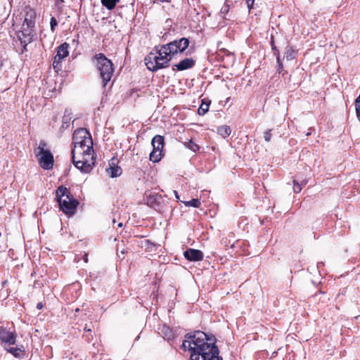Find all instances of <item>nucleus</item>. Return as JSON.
Segmentation results:
<instances>
[{
    "mask_svg": "<svg viewBox=\"0 0 360 360\" xmlns=\"http://www.w3.org/2000/svg\"><path fill=\"white\" fill-rule=\"evenodd\" d=\"M174 194H175L176 198L177 199H179V195H178L177 191H174Z\"/></svg>",
    "mask_w": 360,
    "mask_h": 360,
    "instance_id": "33",
    "label": "nucleus"
},
{
    "mask_svg": "<svg viewBox=\"0 0 360 360\" xmlns=\"http://www.w3.org/2000/svg\"><path fill=\"white\" fill-rule=\"evenodd\" d=\"M34 153L38 159L41 167L44 169H50L53 166V155L47 148V144L44 141H40L39 146L34 148Z\"/></svg>",
    "mask_w": 360,
    "mask_h": 360,
    "instance_id": "6",
    "label": "nucleus"
},
{
    "mask_svg": "<svg viewBox=\"0 0 360 360\" xmlns=\"http://www.w3.org/2000/svg\"><path fill=\"white\" fill-rule=\"evenodd\" d=\"M117 226H118V227H122V222L119 223V224H117Z\"/></svg>",
    "mask_w": 360,
    "mask_h": 360,
    "instance_id": "35",
    "label": "nucleus"
},
{
    "mask_svg": "<svg viewBox=\"0 0 360 360\" xmlns=\"http://www.w3.org/2000/svg\"><path fill=\"white\" fill-rule=\"evenodd\" d=\"M229 6L227 4H225L223 6V7L221 9V13L225 15L229 12Z\"/></svg>",
    "mask_w": 360,
    "mask_h": 360,
    "instance_id": "29",
    "label": "nucleus"
},
{
    "mask_svg": "<svg viewBox=\"0 0 360 360\" xmlns=\"http://www.w3.org/2000/svg\"><path fill=\"white\" fill-rule=\"evenodd\" d=\"M160 1L162 2H164V1H168L169 0H160Z\"/></svg>",
    "mask_w": 360,
    "mask_h": 360,
    "instance_id": "38",
    "label": "nucleus"
},
{
    "mask_svg": "<svg viewBox=\"0 0 360 360\" xmlns=\"http://www.w3.org/2000/svg\"><path fill=\"white\" fill-rule=\"evenodd\" d=\"M153 150L150 153L149 159L153 162H158L162 156V148L165 146L164 137L160 135H155L151 141Z\"/></svg>",
    "mask_w": 360,
    "mask_h": 360,
    "instance_id": "7",
    "label": "nucleus"
},
{
    "mask_svg": "<svg viewBox=\"0 0 360 360\" xmlns=\"http://www.w3.org/2000/svg\"><path fill=\"white\" fill-rule=\"evenodd\" d=\"M285 57L288 60H292L295 58L294 51L291 47H287L286 51L285 52Z\"/></svg>",
    "mask_w": 360,
    "mask_h": 360,
    "instance_id": "23",
    "label": "nucleus"
},
{
    "mask_svg": "<svg viewBox=\"0 0 360 360\" xmlns=\"http://www.w3.org/2000/svg\"><path fill=\"white\" fill-rule=\"evenodd\" d=\"M158 196L156 194L149 195L147 197V204L152 205L153 203L156 202Z\"/></svg>",
    "mask_w": 360,
    "mask_h": 360,
    "instance_id": "24",
    "label": "nucleus"
},
{
    "mask_svg": "<svg viewBox=\"0 0 360 360\" xmlns=\"http://www.w3.org/2000/svg\"><path fill=\"white\" fill-rule=\"evenodd\" d=\"M184 257L191 262H199L203 259V253L202 251L196 249L189 248L184 252Z\"/></svg>",
    "mask_w": 360,
    "mask_h": 360,
    "instance_id": "12",
    "label": "nucleus"
},
{
    "mask_svg": "<svg viewBox=\"0 0 360 360\" xmlns=\"http://www.w3.org/2000/svg\"><path fill=\"white\" fill-rule=\"evenodd\" d=\"M294 182V191L295 193H299L302 190L301 185L298 183H296L295 180L293 181Z\"/></svg>",
    "mask_w": 360,
    "mask_h": 360,
    "instance_id": "28",
    "label": "nucleus"
},
{
    "mask_svg": "<svg viewBox=\"0 0 360 360\" xmlns=\"http://www.w3.org/2000/svg\"><path fill=\"white\" fill-rule=\"evenodd\" d=\"M43 308V304L41 302H39L37 304V309H41Z\"/></svg>",
    "mask_w": 360,
    "mask_h": 360,
    "instance_id": "31",
    "label": "nucleus"
},
{
    "mask_svg": "<svg viewBox=\"0 0 360 360\" xmlns=\"http://www.w3.org/2000/svg\"><path fill=\"white\" fill-rule=\"evenodd\" d=\"M120 0H101L102 4L108 10L113 9Z\"/></svg>",
    "mask_w": 360,
    "mask_h": 360,
    "instance_id": "20",
    "label": "nucleus"
},
{
    "mask_svg": "<svg viewBox=\"0 0 360 360\" xmlns=\"http://www.w3.org/2000/svg\"><path fill=\"white\" fill-rule=\"evenodd\" d=\"M210 104V101L202 100L200 106L198 109V114L204 115L209 110Z\"/></svg>",
    "mask_w": 360,
    "mask_h": 360,
    "instance_id": "16",
    "label": "nucleus"
},
{
    "mask_svg": "<svg viewBox=\"0 0 360 360\" xmlns=\"http://www.w3.org/2000/svg\"><path fill=\"white\" fill-rule=\"evenodd\" d=\"M0 340L4 343L14 345L16 341V335L13 332L8 330L6 328L1 326Z\"/></svg>",
    "mask_w": 360,
    "mask_h": 360,
    "instance_id": "11",
    "label": "nucleus"
},
{
    "mask_svg": "<svg viewBox=\"0 0 360 360\" xmlns=\"http://www.w3.org/2000/svg\"><path fill=\"white\" fill-rule=\"evenodd\" d=\"M35 25L34 13L33 11H30L27 13L26 17L24 20L22 27L33 29Z\"/></svg>",
    "mask_w": 360,
    "mask_h": 360,
    "instance_id": "14",
    "label": "nucleus"
},
{
    "mask_svg": "<svg viewBox=\"0 0 360 360\" xmlns=\"http://www.w3.org/2000/svg\"><path fill=\"white\" fill-rule=\"evenodd\" d=\"M173 56L174 53H172V50L167 44L161 46L155 53L150 52L145 58V63L148 70L155 72L160 69L167 68Z\"/></svg>",
    "mask_w": 360,
    "mask_h": 360,
    "instance_id": "3",
    "label": "nucleus"
},
{
    "mask_svg": "<svg viewBox=\"0 0 360 360\" xmlns=\"http://www.w3.org/2000/svg\"><path fill=\"white\" fill-rule=\"evenodd\" d=\"M56 200L59 204L60 210L65 214H74L79 202L72 196L70 191L66 187L60 186L57 188Z\"/></svg>",
    "mask_w": 360,
    "mask_h": 360,
    "instance_id": "4",
    "label": "nucleus"
},
{
    "mask_svg": "<svg viewBox=\"0 0 360 360\" xmlns=\"http://www.w3.org/2000/svg\"><path fill=\"white\" fill-rule=\"evenodd\" d=\"M357 104H360V94L359 95V96L355 100V105H357Z\"/></svg>",
    "mask_w": 360,
    "mask_h": 360,
    "instance_id": "32",
    "label": "nucleus"
},
{
    "mask_svg": "<svg viewBox=\"0 0 360 360\" xmlns=\"http://www.w3.org/2000/svg\"><path fill=\"white\" fill-rule=\"evenodd\" d=\"M3 66V63L0 60V68Z\"/></svg>",
    "mask_w": 360,
    "mask_h": 360,
    "instance_id": "37",
    "label": "nucleus"
},
{
    "mask_svg": "<svg viewBox=\"0 0 360 360\" xmlns=\"http://www.w3.org/2000/svg\"><path fill=\"white\" fill-rule=\"evenodd\" d=\"M271 131H272V129H268L266 130L264 133V140L266 141V142H269L271 141Z\"/></svg>",
    "mask_w": 360,
    "mask_h": 360,
    "instance_id": "25",
    "label": "nucleus"
},
{
    "mask_svg": "<svg viewBox=\"0 0 360 360\" xmlns=\"http://www.w3.org/2000/svg\"><path fill=\"white\" fill-rule=\"evenodd\" d=\"M277 63H278V72L279 74L281 73L283 70V65L281 62L279 54L278 53L277 58H276Z\"/></svg>",
    "mask_w": 360,
    "mask_h": 360,
    "instance_id": "27",
    "label": "nucleus"
},
{
    "mask_svg": "<svg viewBox=\"0 0 360 360\" xmlns=\"http://www.w3.org/2000/svg\"><path fill=\"white\" fill-rule=\"evenodd\" d=\"M170 49L172 50V53L174 54L178 52L184 51L189 45V40L187 38L183 37L179 40H174L167 44Z\"/></svg>",
    "mask_w": 360,
    "mask_h": 360,
    "instance_id": "9",
    "label": "nucleus"
},
{
    "mask_svg": "<svg viewBox=\"0 0 360 360\" xmlns=\"http://www.w3.org/2000/svg\"><path fill=\"white\" fill-rule=\"evenodd\" d=\"M72 141L73 164L81 172H90L94 165L93 141L90 133L86 129H78L72 135Z\"/></svg>",
    "mask_w": 360,
    "mask_h": 360,
    "instance_id": "1",
    "label": "nucleus"
},
{
    "mask_svg": "<svg viewBox=\"0 0 360 360\" xmlns=\"http://www.w3.org/2000/svg\"><path fill=\"white\" fill-rule=\"evenodd\" d=\"M231 132V129L229 126L224 125L218 128V133L224 138L229 136Z\"/></svg>",
    "mask_w": 360,
    "mask_h": 360,
    "instance_id": "18",
    "label": "nucleus"
},
{
    "mask_svg": "<svg viewBox=\"0 0 360 360\" xmlns=\"http://www.w3.org/2000/svg\"><path fill=\"white\" fill-rule=\"evenodd\" d=\"M71 119L72 117L70 112L68 110H65L62 120V125L60 127L61 131L69 127Z\"/></svg>",
    "mask_w": 360,
    "mask_h": 360,
    "instance_id": "15",
    "label": "nucleus"
},
{
    "mask_svg": "<svg viewBox=\"0 0 360 360\" xmlns=\"http://www.w3.org/2000/svg\"><path fill=\"white\" fill-rule=\"evenodd\" d=\"M323 265V264L322 262H319V263L317 264V267H318V268H320V266H322Z\"/></svg>",
    "mask_w": 360,
    "mask_h": 360,
    "instance_id": "34",
    "label": "nucleus"
},
{
    "mask_svg": "<svg viewBox=\"0 0 360 360\" xmlns=\"http://www.w3.org/2000/svg\"><path fill=\"white\" fill-rule=\"evenodd\" d=\"M108 172L110 174V176L112 178L117 177L122 174V169L120 167H112L110 166L108 169Z\"/></svg>",
    "mask_w": 360,
    "mask_h": 360,
    "instance_id": "17",
    "label": "nucleus"
},
{
    "mask_svg": "<svg viewBox=\"0 0 360 360\" xmlns=\"http://www.w3.org/2000/svg\"><path fill=\"white\" fill-rule=\"evenodd\" d=\"M84 257H84V260H85L86 262H87V260H88L87 259V255H85Z\"/></svg>",
    "mask_w": 360,
    "mask_h": 360,
    "instance_id": "36",
    "label": "nucleus"
},
{
    "mask_svg": "<svg viewBox=\"0 0 360 360\" xmlns=\"http://www.w3.org/2000/svg\"><path fill=\"white\" fill-rule=\"evenodd\" d=\"M69 44L66 42L60 45L57 49V54L54 57V60L53 62V66L54 69L58 68V65L61 63V61L68 56Z\"/></svg>",
    "mask_w": 360,
    "mask_h": 360,
    "instance_id": "10",
    "label": "nucleus"
},
{
    "mask_svg": "<svg viewBox=\"0 0 360 360\" xmlns=\"http://www.w3.org/2000/svg\"><path fill=\"white\" fill-rule=\"evenodd\" d=\"M255 0H246V3L248 4V8H252Z\"/></svg>",
    "mask_w": 360,
    "mask_h": 360,
    "instance_id": "30",
    "label": "nucleus"
},
{
    "mask_svg": "<svg viewBox=\"0 0 360 360\" xmlns=\"http://www.w3.org/2000/svg\"><path fill=\"white\" fill-rule=\"evenodd\" d=\"M184 146L187 148L190 149L191 150H192L193 152H196L200 149V146L197 143L193 142L192 140L185 142Z\"/></svg>",
    "mask_w": 360,
    "mask_h": 360,
    "instance_id": "22",
    "label": "nucleus"
},
{
    "mask_svg": "<svg viewBox=\"0 0 360 360\" xmlns=\"http://www.w3.org/2000/svg\"><path fill=\"white\" fill-rule=\"evenodd\" d=\"M183 202L186 207H193L196 208L200 207L201 205L200 201L197 198H193L189 201H184Z\"/></svg>",
    "mask_w": 360,
    "mask_h": 360,
    "instance_id": "21",
    "label": "nucleus"
},
{
    "mask_svg": "<svg viewBox=\"0 0 360 360\" xmlns=\"http://www.w3.org/2000/svg\"><path fill=\"white\" fill-rule=\"evenodd\" d=\"M57 25H58V22H57L56 19L54 17H52L51 18V21H50L51 30L52 32H54L55 27L57 26Z\"/></svg>",
    "mask_w": 360,
    "mask_h": 360,
    "instance_id": "26",
    "label": "nucleus"
},
{
    "mask_svg": "<svg viewBox=\"0 0 360 360\" xmlns=\"http://www.w3.org/2000/svg\"><path fill=\"white\" fill-rule=\"evenodd\" d=\"M6 351L12 354L15 357L20 358L23 356V350L18 347H10Z\"/></svg>",
    "mask_w": 360,
    "mask_h": 360,
    "instance_id": "19",
    "label": "nucleus"
},
{
    "mask_svg": "<svg viewBox=\"0 0 360 360\" xmlns=\"http://www.w3.org/2000/svg\"><path fill=\"white\" fill-rule=\"evenodd\" d=\"M33 29L25 27H22L21 30H20L18 32V39L20 41L21 45L22 46L20 53H23L24 52L27 51V45L30 44L33 40Z\"/></svg>",
    "mask_w": 360,
    "mask_h": 360,
    "instance_id": "8",
    "label": "nucleus"
},
{
    "mask_svg": "<svg viewBox=\"0 0 360 360\" xmlns=\"http://www.w3.org/2000/svg\"><path fill=\"white\" fill-rule=\"evenodd\" d=\"M194 65L195 60L193 58H186L174 65L173 69L174 70V68H176L177 70L182 71L193 68Z\"/></svg>",
    "mask_w": 360,
    "mask_h": 360,
    "instance_id": "13",
    "label": "nucleus"
},
{
    "mask_svg": "<svg viewBox=\"0 0 360 360\" xmlns=\"http://www.w3.org/2000/svg\"><path fill=\"white\" fill-rule=\"evenodd\" d=\"M182 343L184 350L191 352V360H222L214 342L202 331L188 333Z\"/></svg>",
    "mask_w": 360,
    "mask_h": 360,
    "instance_id": "2",
    "label": "nucleus"
},
{
    "mask_svg": "<svg viewBox=\"0 0 360 360\" xmlns=\"http://www.w3.org/2000/svg\"><path fill=\"white\" fill-rule=\"evenodd\" d=\"M93 60L95 62L96 69L102 79L103 86H105L110 81L114 73L113 64L103 53L96 54Z\"/></svg>",
    "mask_w": 360,
    "mask_h": 360,
    "instance_id": "5",
    "label": "nucleus"
}]
</instances>
